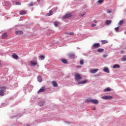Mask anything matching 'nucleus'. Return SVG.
Here are the masks:
<instances>
[{"label":"nucleus","instance_id":"a18cd8bd","mask_svg":"<svg viewBox=\"0 0 126 126\" xmlns=\"http://www.w3.org/2000/svg\"><path fill=\"white\" fill-rule=\"evenodd\" d=\"M66 34H68V33L66 32Z\"/></svg>","mask_w":126,"mask_h":126},{"label":"nucleus","instance_id":"f03ea898","mask_svg":"<svg viewBox=\"0 0 126 126\" xmlns=\"http://www.w3.org/2000/svg\"><path fill=\"white\" fill-rule=\"evenodd\" d=\"M4 90H5V87H0V96H3L4 95Z\"/></svg>","mask_w":126,"mask_h":126},{"label":"nucleus","instance_id":"ddd939ff","mask_svg":"<svg viewBox=\"0 0 126 126\" xmlns=\"http://www.w3.org/2000/svg\"><path fill=\"white\" fill-rule=\"evenodd\" d=\"M112 23L111 20H107L105 22V25H110Z\"/></svg>","mask_w":126,"mask_h":126},{"label":"nucleus","instance_id":"09e8293b","mask_svg":"<svg viewBox=\"0 0 126 126\" xmlns=\"http://www.w3.org/2000/svg\"><path fill=\"white\" fill-rule=\"evenodd\" d=\"M125 49H126V47L125 48Z\"/></svg>","mask_w":126,"mask_h":126},{"label":"nucleus","instance_id":"dca6fc26","mask_svg":"<svg viewBox=\"0 0 126 126\" xmlns=\"http://www.w3.org/2000/svg\"><path fill=\"white\" fill-rule=\"evenodd\" d=\"M16 34H17V35H22L23 34V32L21 31H16Z\"/></svg>","mask_w":126,"mask_h":126},{"label":"nucleus","instance_id":"4be33fe9","mask_svg":"<svg viewBox=\"0 0 126 126\" xmlns=\"http://www.w3.org/2000/svg\"><path fill=\"white\" fill-rule=\"evenodd\" d=\"M37 80L39 82H42V77H41V76H38L37 77Z\"/></svg>","mask_w":126,"mask_h":126},{"label":"nucleus","instance_id":"cd10ccee","mask_svg":"<svg viewBox=\"0 0 126 126\" xmlns=\"http://www.w3.org/2000/svg\"><path fill=\"white\" fill-rule=\"evenodd\" d=\"M40 59L41 60V61H43V60L45 59V56L43 55H41L39 56Z\"/></svg>","mask_w":126,"mask_h":126},{"label":"nucleus","instance_id":"4c0bfd02","mask_svg":"<svg viewBox=\"0 0 126 126\" xmlns=\"http://www.w3.org/2000/svg\"><path fill=\"white\" fill-rule=\"evenodd\" d=\"M122 61H123V62H126V58H122Z\"/></svg>","mask_w":126,"mask_h":126},{"label":"nucleus","instance_id":"aec40b11","mask_svg":"<svg viewBox=\"0 0 126 126\" xmlns=\"http://www.w3.org/2000/svg\"><path fill=\"white\" fill-rule=\"evenodd\" d=\"M113 68H120V66L118 64H115L113 66Z\"/></svg>","mask_w":126,"mask_h":126},{"label":"nucleus","instance_id":"0eeeda50","mask_svg":"<svg viewBox=\"0 0 126 126\" xmlns=\"http://www.w3.org/2000/svg\"><path fill=\"white\" fill-rule=\"evenodd\" d=\"M91 102L93 103V104H98L99 103V101H98V100L97 99H91Z\"/></svg>","mask_w":126,"mask_h":126},{"label":"nucleus","instance_id":"79ce46f5","mask_svg":"<svg viewBox=\"0 0 126 126\" xmlns=\"http://www.w3.org/2000/svg\"><path fill=\"white\" fill-rule=\"evenodd\" d=\"M102 57H103V58H106V57H107V55H103L102 56Z\"/></svg>","mask_w":126,"mask_h":126},{"label":"nucleus","instance_id":"9d476101","mask_svg":"<svg viewBox=\"0 0 126 126\" xmlns=\"http://www.w3.org/2000/svg\"><path fill=\"white\" fill-rule=\"evenodd\" d=\"M6 38H7V33L5 32L2 35V39H6Z\"/></svg>","mask_w":126,"mask_h":126},{"label":"nucleus","instance_id":"b1692460","mask_svg":"<svg viewBox=\"0 0 126 126\" xmlns=\"http://www.w3.org/2000/svg\"><path fill=\"white\" fill-rule=\"evenodd\" d=\"M111 91V89L110 88H107L104 90V92H110Z\"/></svg>","mask_w":126,"mask_h":126},{"label":"nucleus","instance_id":"39448f33","mask_svg":"<svg viewBox=\"0 0 126 126\" xmlns=\"http://www.w3.org/2000/svg\"><path fill=\"white\" fill-rule=\"evenodd\" d=\"M71 13H68L67 14H66L63 17V19H64L65 18H69V17H71Z\"/></svg>","mask_w":126,"mask_h":126},{"label":"nucleus","instance_id":"2eb2a0df","mask_svg":"<svg viewBox=\"0 0 126 126\" xmlns=\"http://www.w3.org/2000/svg\"><path fill=\"white\" fill-rule=\"evenodd\" d=\"M98 70H99V69H92L90 70L91 73H96V72H97V71H98Z\"/></svg>","mask_w":126,"mask_h":126},{"label":"nucleus","instance_id":"f257e3e1","mask_svg":"<svg viewBox=\"0 0 126 126\" xmlns=\"http://www.w3.org/2000/svg\"><path fill=\"white\" fill-rule=\"evenodd\" d=\"M81 79H82V77H81V75H80V74H79V73H76L75 75V81L78 82V81L81 80Z\"/></svg>","mask_w":126,"mask_h":126},{"label":"nucleus","instance_id":"a211bd4d","mask_svg":"<svg viewBox=\"0 0 126 126\" xmlns=\"http://www.w3.org/2000/svg\"><path fill=\"white\" fill-rule=\"evenodd\" d=\"M103 71L104 72H106L107 73H109L110 72V71H109V69L107 67H104L103 68Z\"/></svg>","mask_w":126,"mask_h":126},{"label":"nucleus","instance_id":"a878e982","mask_svg":"<svg viewBox=\"0 0 126 126\" xmlns=\"http://www.w3.org/2000/svg\"><path fill=\"white\" fill-rule=\"evenodd\" d=\"M108 40H101L102 45H105V44H107Z\"/></svg>","mask_w":126,"mask_h":126},{"label":"nucleus","instance_id":"7c9ffc66","mask_svg":"<svg viewBox=\"0 0 126 126\" xmlns=\"http://www.w3.org/2000/svg\"><path fill=\"white\" fill-rule=\"evenodd\" d=\"M119 27L115 28V30L116 31V32H119Z\"/></svg>","mask_w":126,"mask_h":126},{"label":"nucleus","instance_id":"2f4dec72","mask_svg":"<svg viewBox=\"0 0 126 126\" xmlns=\"http://www.w3.org/2000/svg\"><path fill=\"white\" fill-rule=\"evenodd\" d=\"M69 34L70 35V36H73V35H74V32H71L69 33Z\"/></svg>","mask_w":126,"mask_h":126},{"label":"nucleus","instance_id":"412c9836","mask_svg":"<svg viewBox=\"0 0 126 126\" xmlns=\"http://www.w3.org/2000/svg\"><path fill=\"white\" fill-rule=\"evenodd\" d=\"M53 24L54 25L55 27H58V25H59V22L58 21H56L55 22H54L53 23Z\"/></svg>","mask_w":126,"mask_h":126},{"label":"nucleus","instance_id":"1a4fd4ad","mask_svg":"<svg viewBox=\"0 0 126 126\" xmlns=\"http://www.w3.org/2000/svg\"><path fill=\"white\" fill-rule=\"evenodd\" d=\"M45 91V87H42L41 89L37 92V93H41V92H44Z\"/></svg>","mask_w":126,"mask_h":126},{"label":"nucleus","instance_id":"9b49d317","mask_svg":"<svg viewBox=\"0 0 126 126\" xmlns=\"http://www.w3.org/2000/svg\"><path fill=\"white\" fill-rule=\"evenodd\" d=\"M69 57L71 59H75V55L73 53H70L68 54Z\"/></svg>","mask_w":126,"mask_h":126},{"label":"nucleus","instance_id":"37998d69","mask_svg":"<svg viewBox=\"0 0 126 126\" xmlns=\"http://www.w3.org/2000/svg\"><path fill=\"white\" fill-rule=\"evenodd\" d=\"M37 2H40V0H37Z\"/></svg>","mask_w":126,"mask_h":126},{"label":"nucleus","instance_id":"c85d7f7f","mask_svg":"<svg viewBox=\"0 0 126 126\" xmlns=\"http://www.w3.org/2000/svg\"><path fill=\"white\" fill-rule=\"evenodd\" d=\"M83 63H84V61L83 60H81L80 61V64H81V65H82V64H83Z\"/></svg>","mask_w":126,"mask_h":126},{"label":"nucleus","instance_id":"72a5a7b5","mask_svg":"<svg viewBox=\"0 0 126 126\" xmlns=\"http://www.w3.org/2000/svg\"><path fill=\"white\" fill-rule=\"evenodd\" d=\"M86 102L87 103H90V102H91V99H87V100H86Z\"/></svg>","mask_w":126,"mask_h":126},{"label":"nucleus","instance_id":"f704fd0d","mask_svg":"<svg viewBox=\"0 0 126 126\" xmlns=\"http://www.w3.org/2000/svg\"><path fill=\"white\" fill-rule=\"evenodd\" d=\"M111 12H112V11H111V10L108 9V10H107V13H111Z\"/></svg>","mask_w":126,"mask_h":126},{"label":"nucleus","instance_id":"423d86ee","mask_svg":"<svg viewBox=\"0 0 126 126\" xmlns=\"http://www.w3.org/2000/svg\"><path fill=\"white\" fill-rule=\"evenodd\" d=\"M100 43H94L93 45V48H95L96 49L100 48Z\"/></svg>","mask_w":126,"mask_h":126},{"label":"nucleus","instance_id":"6e6552de","mask_svg":"<svg viewBox=\"0 0 126 126\" xmlns=\"http://www.w3.org/2000/svg\"><path fill=\"white\" fill-rule=\"evenodd\" d=\"M52 84L54 87H58V83L55 81H52Z\"/></svg>","mask_w":126,"mask_h":126},{"label":"nucleus","instance_id":"c756f323","mask_svg":"<svg viewBox=\"0 0 126 126\" xmlns=\"http://www.w3.org/2000/svg\"><path fill=\"white\" fill-rule=\"evenodd\" d=\"M16 5H21V3L20 2H16Z\"/></svg>","mask_w":126,"mask_h":126},{"label":"nucleus","instance_id":"473e14b6","mask_svg":"<svg viewBox=\"0 0 126 126\" xmlns=\"http://www.w3.org/2000/svg\"><path fill=\"white\" fill-rule=\"evenodd\" d=\"M103 1H104V0H98V2H99V3H102V2H103Z\"/></svg>","mask_w":126,"mask_h":126},{"label":"nucleus","instance_id":"58836bf2","mask_svg":"<svg viewBox=\"0 0 126 126\" xmlns=\"http://www.w3.org/2000/svg\"><path fill=\"white\" fill-rule=\"evenodd\" d=\"M91 26H92V27H95V26H96V24H93L91 25Z\"/></svg>","mask_w":126,"mask_h":126},{"label":"nucleus","instance_id":"20e7f679","mask_svg":"<svg viewBox=\"0 0 126 126\" xmlns=\"http://www.w3.org/2000/svg\"><path fill=\"white\" fill-rule=\"evenodd\" d=\"M102 99H103V100H111L113 99V96H103L101 97Z\"/></svg>","mask_w":126,"mask_h":126},{"label":"nucleus","instance_id":"a19ab883","mask_svg":"<svg viewBox=\"0 0 126 126\" xmlns=\"http://www.w3.org/2000/svg\"><path fill=\"white\" fill-rule=\"evenodd\" d=\"M93 111H95L96 110V107H94L93 108Z\"/></svg>","mask_w":126,"mask_h":126},{"label":"nucleus","instance_id":"f3484780","mask_svg":"<svg viewBox=\"0 0 126 126\" xmlns=\"http://www.w3.org/2000/svg\"><path fill=\"white\" fill-rule=\"evenodd\" d=\"M53 15V11L52 10L49 11V13H47L46 14V16H51V15Z\"/></svg>","mask_w":126,"mask_h":126},{"label":"nucleus","instance_id":"bb28decb","mask_svg":"<svg viewBox=\"0 0 126 126\" xmlns=\"http://www.w3.org/2000/svg\"><path fill=\"white\" fill-rule=\"evenodd\" d=\"M61 62H62L63 63H67V61L65 59H62Z\"/></svg>","mask_w":126,"mask_h":126},{"label":"nucleus","instance_id":"c9c22d12","mask_svg":"<svg viewBox=\"0 0 126 126\" xmlns=\"http://www.w3.org/2000/svg\"><path fill=\"white\" fill-rule=\"evenodd\" d=\"M86 14V12H83L82 14H81V16H84Z\"/></svg>","mask_w":126,"mask_h":126},{"label":"nucleus","instance_id":"e433bc0d","mask_svg":"<svg viewBox=\"0 0 126 126\" xmlns=\"http://www.w3.org/2000/svg\"><path fill=\"white\" fill-rule=\"evenodd\" d=\"M33 5V3L31 2L30 4H29V6H32Z\"/></svg>","mask_w":126,"mask_h":126},{"label":"nucleus","instance_id":"c03bdc74","mask_svg":"<svg viewBox=\"0 0 126 126\" xmlns=\"http://www.w3.org/2000/svg\"><path fill=\"white\" fill-rule=\"evenodd\" d=\"M78 67H81V66H79Z\"/></svg>","mask_w":126,"mask_h":126},{"label":"nucleus","instance_id":"6ab92c4d","mask_svg":"<svg viewBox=\"0 0 126 126\" xmlns=\"http://www.w3.org/2000/svg\"><path fill=\"white\" fill-rule=\"evenodd\" d=\"M24 14H26V11L25 10H22L20 11V15H23Z\"/></svg>","mask_w":126,"mask_h":126},{"label":"nucleus","instance_id":"4468645a","mask_svg":"<svg viewBox=\"0 0 126 126\" xmlns=\"http://www.w3.org/2000/svg\"><path fill=\"white\" fill-rule=\"evenodd\" d=\"M12 57L15 60H17V59H18V56H17L15 53L13 54Z\"/></svg>","mask_w":126,"mask_h":126},{"label":"nucleus","instance_id":"49530a36","mask_svg":"<svg viewBox=\"0 0 126 126\" xmlns=\"http://www.w3.org/2000/svg\"><path fill=\"white\" fill-rule=\"evenodd\" d=\"M124 52V51H121V53H123Z\"/></svg>","mask_w":126,"mask_h":126},{"label":"nucleus","instance_id":"393cba45","mask_svg":"<svg viewBox=\"0 0 126 126\" xmlns=\"http://www.w3.org/2000/svg\"><path fill=\"white\" fill-rule=\"evenodd\" d=\"M97 52H98V53H103V52H104V49H98Z\"/></svg>","mask_w":126,"mask_h":126},{"label":"nucleus","instance_id":"5701e85b","mask_svg":"<svg viewBox=\"0 0 126 126\" xmlns=\"http://www.w3.org/2000/svg\"><path fill=\"white\" fill-rule=\"evenodd\" d=\"M123 24H124V20H121L119 21V22L118 23V25L119 26H121L122 25H123Z\"/></svg>","mask_w":126,"mask_h":126},{"label":"nucleus","instance_id":"7ed1b4c3","mask_svg":"<svg viewBox=\"0 0 126 126\" xmlns=\"http://www.w3.org/2000/svg\"><path fill=\"white\" fill-rule=\"evenodd\" d=\"M30 65H32V66H35V65H37V60H32L30 63Z\"/></svg>","mask_w":126,"mask_h":126},{"label":"nucleus","instance_id":"de8ad7c7","mask_svg":"<svg viewBox=\"0 0 126 126\" xmlns=\"http://www.w3.org/2000/svg\"><path fill=\"white\" fill-rule=\"evenodd\" d=\"M125 34H126V32H125Z\"/></svg>","mask_w":126,"mask_h":126},{"label":"nucleus","instance_id":"ea45409f","mask_svg":"<svg viewBox=\"0 0 126 126\" xmlns=\"http://www.w3.org/2000/svg\"><path fill=\"white\" fill-rule=\"evenodd\" d=\"M94 23H98V22H97L96 20H94Z\"/></svg>","mask_w":126,"mask_h":126},{"label":"nucleus","instance_id":"f8f14e48","mask_svg":"<svg viewBox=\"0 0 126 126\" xmlns=\"http://www.w3.org/2000/svg\"><path fill=\"white\" fill-rule=\"evenodd\" d=\"M87 80H85L82 82H78V85H79V84H85V83H87Z\"/></svg>","mask_w":126,"mask_h":126}]
</instances>
